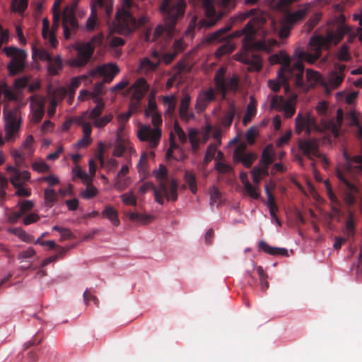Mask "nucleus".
Instances as JSON below:
<instances>
[{
  "label": "nucleus",
  "mask_w": 362,
  "mask_h": 362,
  "mask_svg": "<svg viewBox=\"0 0 362 362\" xmlns=\"http://www.w3.org/2000/svg\"><path fill=\"white\" fill-rule=\"evenodd\" d=\"M299 50L310 55L315 54V51L312 50L310 46V52H305L300 47L296 48L292 59L284 52H281L279 54H274L271 57L272 63L281 64L278 71V76L285 86L286 90L289 88L287 81L290 79L294 81L297 86H303L304 65L303 62L305 61L309 64L315 63L310 62L305 56L299 57L297 54Z\"/></svg>",
  "instance_id": "1"
},
{
  "label": "nucleus",
  "mask_w": 362,
  "mask_h": 362,
  "mask_svg": "<svg viewBox=\"0 0 362 362\" xmlns=\"http://www.w3.org/2000/svg\"><path fill=\"white\" fill-rule=\"evenodd\" d=\"M346 163L343 168H339L336 171V176L339 180V186L342 193V198L349 207H352L360 194V188L356 180L351 176L352 163L359 164L358 169L361 171L362 156L358 155L351 156L346 151L343 153Z\"/></svg>",
  "instance_id": "2"
},
{
  "label": "nucleus",
  "mask_w": 362,
  "mask_h": 362,
  "mask_svg": "<svg viewBox=\"0 0 362 362\" xmlns=\"http://www.w3.org/2000/svg\"><path fill=\"white\" fill-rule=\"evenodd\" d=\"M345 35H348V41L352 42L357 37L356 30H354L351 27L345 24H340L335 30H328L325 36L313 35L310 39L309 45L311 49L315 51V55H310L298 51L299 57L305 56L310 62H315L322 55V49H329L332 44H338Z\"/></svg>",
  "instance_id": "3"
},
{
  "label": "nucleus",
  "mask_w": 362,
  "mask_h": 362,
  "mask_svg": "<svg viewBox=\"0 0 362 362\" xmlns=\"http://www.w3.org/2000/svg\"><path fill=\"white\" fill-rule=\"evenodd\" d=\"M185 0H162L160 11L164 17L165 25H159L156 28L153 40H156L164 33L171 37L177 21L185 14Z\"/></svg>",
  "instance_id": "4"
},
{
  "label": "nucleus",
  "mask_w": 362,
  "mask_h": 362,
  "mask_svg": "<svg viewBox=\"0 0 362 362\" xmlns=\"http://www.w3.org/2000/svg\"><path fill=\"white\" fill-rule=\"evenodd\" d=\"M168 169L163 164H160L157 170L153 171V175L158 182L157 189L154 190L155 200L159 204L163 205L165 199L168 202H175L177 200L178 184L175 179L168 181Z\"/></svg>",
  "instance_id": "5"
},
{
  "label": "nucleus",
  "mask_w": 362,
  "mask_h": 362,
  "mask_svg": "<svg viewBox=\"0 0 362 362\" xmlns=\"http://www.w3.org/2000/svg\"><path fill=\"white\" fill-rule=\"evenodd\" d=\"M136 8L137 6L132 0H123L115 16V28L117 33L129 35L136 30V18L134 16Z\"/></svg>",
  "instance_id": "6"
},
{
  "label": "nucleus",
  "mask_w": 362,
  "mask_h": 362,
  "mask_svg": "<svg viewBox=\"0 0 362 362\" xmlns=\"http://www.w3.org/2000/svg\"><path fill=\"white\" fill-rule=\"evenodd\" d=\"M103 34L98 33L92 37L88 42H77L74 49L77 52L76 58L70 61V65L74 67H82L86 65L92 57L96 47L101 45Z\"/></svg>",
  "instance_id": "7"
},
{
  "label": "nucleus",
  "mask_w": 362,
  "mask_h": 362,
  "mask_svg": "<svg viewBox=\"0 0 362 362\" xmlns=\"http://www.w3.org/2000/svg\"><path fill=\"white\" fill-rule=\"evenodd\" d=\"M150 117L155 128H151L149 125H142L138 130L137 136L140 141L148 142L149 147L154 148L158 145L161 137V130L158 127L162 124V118L160 114L157 112L152 113Z\"/></svg>",
  "instance_id": "8"
},
{
  "label": "nucleus",
  "mask_w": 362,
  "mask_h": 362,
  "mask_svg": "<svg viewBox=\"0 0 362 362\" xmlns=\"http://www.w3.org/2000/svg\"><path fill=\"white\" fill-rule=\"evenodd\" d=\"M6 136L7 141L15 140L21 127V111L18 107L10 108L6 104L3 110Z\"/></svg>",
  "instance_id": "9"
},
{
  "label": "nucleus",
  "mask_w": 362,
  "mask_h": 362,
  "mask_svg": "<svg viewBox=\"0 0 362 362\" xmlns=\"http://www.w3.org/2000/svg\"><path fill=\"white\" fill-rule=\"evenodd\" d=\"M119 70L116 64H105L98 66L89 71V75L95 77L97 75L103 77L102 82L96 83L93 88V94L102 95L104 93V83H110L112 81L115 76L119 73Z\"/></svg>",
  "instance_id": "10"
},
{
  "label": "nucleus",
  "mask_w": 362,
  "mask_h": 362,
  "mask_svg": "<svg viewBox=\"0 0 362 362\" xmlns=\"http://www.w3.org/2000/svg\"><path fill=\"white\" fill-rule=\"evenodd\" d=\"M4 52L8 57H12L7 65V69L11 76H15L23 71L25 67L26 52L14 47H6Z\"/></svg>",
  "instance_id": "11"
},
{
  "label": "nucleus",
  "mask_w": 362,
  "mask_h": 362,
  "mask_svg": "<svg viewBox=\"0 0 362 362\" xmlns=\"http://www.w3.org/2000/svg\"><path fill=\"white\" fill-rule=\"evenodd\" d=\"M97 8L103 10L106 16L110 18L112 13V0H92L90 15L87 19L86 28L88 31L94 30L98 25Z\"/></svg>",
  "instance_id": "12"
},
{
  "label": "nucleus",
  "mask_w": 362,
  "mask_h": 362,
  "mask_svg": "<svg viewBox=\"0 0 362 362\" xmlns=\"http://www.w3.org/2000/svg\"><path fill=\"white\" fill-rule=\"evenodd\" d=\"M347 207V218L345 221L344 227L342 229V232L345 235V238L336 237L334 243V248L335 250H339L341 247L343 243L347 240L354 239L356 234V221H355V214L354 211L351 209V207Z\"/></svg>",
  "instance_id": "13"
},
{
  "label": "nucleus",
  "mask_w": 362,
  "mask_h": 362,
  "mask_svg": "<svg viewBox=\"0 0 362 362\" xmlns=\"http://www.w3.org/2000/svg\"><path fill=\"white\" fill-rule=\"evenodd\" d=\"M298 148L309 160H313V157H316L322 158L325 165L329 164L327 158L320 152L319 141L317 139H299Z\"/></svg>",
  "instance_id": "14"
},
{
  "label": "nucleus",
  "mask_w": 362,
  "mask_h": 362,
  "mask_svg": "<svg viewBox=\"0 0 362 362\" xmlns=\"http://www.w3.org/2000/svg\"><path fill=\"white\" fill-rule=\"evenodd\" d=\"M202 4L206 18L200 21V23L206 28L212 27L223 17V13H217L212 0H203Z\"/></svg>",
  "instance_id": "15"
},
{
  "label": "nucleus",
  "mask_w": 362,
  "mask_h": 362,
  "mask_svg": "<svg viewBox=\"0 0 362 362\" xmlns=\"http://www.w3.org/2000/svg\"><path fill=\"white\" fill-rule=\"evenodd\" d=\"M247 145L245 143L240 144L233 152V159L235 162H240L247 168H250L255 160L257 156L255 153H246Z\"/></svg>",
  "instance_id": "16"
},
{
  "label": "nucleus",
  "mask_w": 362,
  "mask_h": 362,
  "mask_svg": "<svg viewBox=\"0 0 362 362\" xmlns=\"http://www.w3.org/2000/svg\"><path fill=\"white\" fill-rule=\"evenodd\" d=\"M62 25L64 29V35L66 39L71 37V30L75 31L78 29V22L74 16V8L66 7L62 15Z\"/></svg>",
  "instance_id": "17"
},
{
  "label": "nucleus",
  "mask_w": 362,
  "mask_h": 362,
  "mask_svg": "<svg viewBox=\"0 0 362 362\" xmlns=\"http://www.w3.org/2000/svg\"><path fill=\"white\" fill-rule=\"evenodd\" d=\"M6 170L10 175V181L14 187L23 186L30 179V173L27 170L20 171L17 168L8 166Z\"/></svg>",
  "instance_id": "18"
},
{
  "label": "nucleus",
  "mask_w": 362,
  "mask_h": 362,
  "mask_svg": "<svg viewBox=\"0 0 362 362\" xmlns=\"http://www.w3.org/2000/svg\"><path fill=\"white\" fill-rule=\"evenodd\" d=\"M216 100V93L213 88H209L206 90L201 91L196 100L195 109L197 112H203L208 105Z\"/></svg>",
  "instance_id": "19"
},
{
  "label": "nucleus",
  "mask_w": 362,
  "mask_h": 362,
  "mask_svg": "<svg viewBox=\"0 0 362 362\" xmlns=\"http://www.w3.org/2000/svg\"><path fill=\"white\" fill-rule=\"evenodd\" d=\"M149 89V85L144 78H138L131 86L130 90H133L132 98L141 100Z\"/></svg>",
  "instance_id": "20"
},
{
  "label": "nucleus",
  "mask_w": 362,
  "mask_h": 362,
  "mask_svg": "<svg viewBox=\"0 0 362 362\" xmlns=\"http://www.w3.org/2000/svg\"><path fill=\"white\" fill-rule=\"evenodd\" d=\"M243 47L246 51L255 49L269 52L270 50V45H268L265 41L259 40L254 42V37H252L250 35L244 36Z\"/></svg>",
  "instance_id": "21"
},
{
  "label": "nucleus",
  "mask_w": 362,
  "mask_h": 362,
  "mask_svg": "<svg viewBox=\"0 0 362 362\" xmlns=\"http://www.w3.org/2000/svg\"><path fill=\"white\" fill-rule=\"evenodd\" d=\"M313 124L314 120L309 115L303 117L299 113L296 117V133L300 134L303 129H306L308 134H309Z\"/></svg>",
  "instance_id": "22"
},
{
  "label": "nucleus",
  "mask_w": 362,
  "mask_h": 362,
  "mask_svg": "<svg viewBox=\"0 0 362 362\" xmlns=\"http://www.w3.org/2000/svg\"><path fill=\"white\" fill-rule=\"evenodd\" d=\"M320 75L317 71L308 69L306 70V81L303 80V86H297L294 81L293 83L297 88L307 90L314 87L320 81Z\"/></svg>",
  "instance_id": "23"
},
{
  "label": "nucleus",
  "mask_w": 362,
  "mask_h": 362,
  "mask_svg": "<svg viewBox=\"0 0 362 362\" xmlns=\"http://www.w3.org/2000/svg\"><path fill=\"white\" fill-rule=\"evenodd\" d=\"M191 100H192V98L189 95V94L185 93L183 98L181 100L180 107H179L180 116L184 120L187 121L190 118L194 117V115L192 113H189L188 111Z\"/></svg>",
  "instance_id": "24"
},
{
  "label": "nucleus",
  "mask_w": 362,
  "mask_h": 362,
  "mask_svg": "<svg viewBox=\"0 0 362 362\" xmlns=\"http://www.w3.org/2000/svg\"><path fill=\"white\" fill-rule=\"evenodd\" d=\"M258 247L260 250L271 255L288 256V250L286 248L272 247L264 240L259 242Z\"/></svg>",
  "instance_id": "25"
},
{
  "label": "nucleus",
  "mask_w": 362,
  "mask_h": 362,
  "mask_svg": "<svg viewBox=\"0 0 362 362\" xmlns=\"http://www.w3.org/2000/svg\"><path fill=\"white\" fill-rule=\"evenodd\" d=\"M127 151H133V147L129 141L121 139L119 136H117V143L115 144L113 156L116 157H122L124 153Z\"/></svg>",
  "instance_id": "26"
},
{
  "label": "nucleus",
  "mask_w": 362,
  "mask_h": 362,
  "mask_svg": "<svg viewBox=\"0 0 362 362\" xmlns=\"http://www.w3.org/2000/svg\"><path fill=\"white\" fill-rule=\"evenodd\" d=\"M226 69L224 67H220L216 72L214 81L216 86V90L221 95H224L225 86L224 82L226 81L225 78Z\"/></svg>",
  "instance_id": "27"
},
{
  "label": "nucleus",
  "mask_w": 362,
  "mask_h": 362,
  "mask_svg": "<svg viewBox=\"0 0 362 362\" xmlns=\"http://www.w3.org/2000/svg\"><path fill=\"white\" fill-rule=\"evenodd\" d=\"M236 114V107L233 102L229 103L228 109L225 111L221 119V124L224 127H229Z\"/></svg>",
  "instance_id": "28"
},
{
  "label": "nucleus",
  "mask_w": 362,
  "mask_h": 362,
  "mask_svg": "<svg viewBox=\"0 0 362 362\" xmlns=\"http://www.w3.org/2000/svg\"><path fill=\"white\" fill-rule=\"evenodd\" d=\"M225 93L221 95L222 100H225L228 92L236 93L239 89V78L237 75L228 78L224 82Z\"/></svg>",
  "instance_id": "29"
},
{
  "label": "nucleus",
  "mask_w": 362,
  "mask_h": 362,
  "mask_svg": "<svg viewBox=\"0 0 362 362\" xmlns=\"http://www.w3.org/2000/svg\"><path fill=\"white\" fill-rule=\"evenodd\" d=\"M308 14V10L306 8L299 9L296 11L289 13L286 16V21L290 25H293L294 23L303 21Z\"/></svg>",
  "instance_id": "30"
},
{
  "label": "nucleus",
  "mask_w": 362,
  "mask_h": 362,
  "mask_svg": "<svg viewBox=\"0 0 362 362\" xmlns=\"http://www.w3.org/2000/svg\"><path fill=\"white\" fill-rule=\"evenodd\" d=\"M250 101L247 105L246 112L243 119V122L245 125L249 123L252 120V119L256 115L257 113V102L254 96H250Z\"/></svg>",
  "instance_id": "31"
},
{
  "label": "nucleus",
  "mask_w": 362,
  "mask_h": 362,
  "mask_svg": "<svg viewBox=\"0 0 362 362\" xmlns=\"http://www.w3.org/2000/svg\"><path fill=\"white\" fill-rule=\"evenodd\" d=\"M243 62L250 66V71H259L262 66V59L256 54L247 56L243 59Z\"/></svg>",
  "instance_id": "32"
},
{
  "label": "nucleus",
  "mask_w": 362,
  "mask_h": 362,
  "mask_svg": "<svg viewBox=\"0 0 362 362\" xmlns=\"http://www.w3.org/2000/svg\"><path fill=\"white\" fill-rule=\"evenodd\" d=\"M31 108L33 111L32 122L37 124L44 116V105L41 102H36L35 104H31Z\"/></svg>",
  "instance_id": "33"
},
{
  "label": "nucleus",
  "mask_w": 362,
  "mask_h": 362,
  "mask_svg": "<svg viewBox=\"0 0 362 362\" xmlns=\"http://www.w3.org/2000/svg\"><path fill=\"white\" fill-rule=\"evenodd\" d=\"M47 71L51 76H56L59 71L63 68V62L59 56L52 57V59L48 62Z\"/></svg>",
  "instance_id": "34"
},
{
  "label": "nucleus",
  "mask_w": 362,
  "mask_h": 362,
  "mask_svg": "<svg viewBox=\"0 0 362 362\" xmlns=\"http://www.w3.org/2000/svg\"><path fill=\"white\" fill-rule=\"evenodd\" d=\"M325 187H326L327 194L330 202L333 204L332 209L333 211H334L335 213H339V208L341 206V203L339 200V199L337 197V196L334 194V192L332 191V186H331L330 183L328 181H326L325 182Z\"/></svg>",
  "instance_id": "35"
},
{
  "label": "nucleus",
  "mask_w": 362,
  "mask_h": 362,
  "mask_svg": "<svg viewBox=\"0 0 362 362\" xmlns=\"http://www.w3.org/2000/svg\"><path fill=\"white\" fill-rule=\"evenodd\" d=\"M325 187H326L327 194L330 202L333 204L332 209L333 211H334L335 213H339V208L341 206V203L339 200V199L337 197V196L334 194V192L332 191V186H331L330 183L328 181H326L325 182Z\"/></svg>",
  "instance_id": "36"
},
{
  "label": "nucleus",
  "mask_w": 362,
  "mask_h": 362,
  "mask_svg": "<svg viewBox=\"0 0 362 362\" xmlns=\"http://www.w3.org/2000/svg\"><path fill=\"white\" fill-rule=\"evenodd\" d=\"M45 206L52 208L58 200V194L52 188H46L44 191Z\"/></svg>",
  "instance_id": "37"
},
{
  "label": "nucleus",
  "mask_w": 362,
  "mask_h": 362,
  "mask_svg": "<svg viewBox=\"0 0 362 362\" xmlns=\"http://www.w3.org/2000/svg\"><path fill=\"white\" fill-rule=\"evenodd\" d=\"M101 214L103 217L108 218L114 226L119 225L117 211L112 206H107Z\"/></svg>",
  "instance_id": "38"
},
{
  "label": "nucleus",
  "mask_w": 362,
  "mask_h": 362,
  "mask_svg": "<svg viewBox=\"0 0 362 362\" xmlns=\"http://www.w3.org/2000/svg\"><path fill=\"white\" fill-rule=\"evenodd\" d=\"M274 161V150L272 144L267 145L262 153L261 162L263 165H269Z\"/></svg>",
  "instance_id": "39"
},
{
  "label": "nucleus",
  "mask_w": 362,
  "mask_h": 362,
  "mask_svg": "<svg viewBox=\"0 0 362 362\" xmlns=\"http://www.w3.org/2000/svg\"><path fill=\"white\" fill-rule=\"evenodd\" d=\"M231 28V25H226L225 28H221L207 37V42L213 43L214 42H221L223 39V35L228 32Z\"/></svg>",
  "instance_id": "40"
},
{
  "label": "nucleus",
  "mask_w": 362,
  "mask_h": 362,
  "mask_svg": "<svg viewBox=\"0 0 362 362\" xmlns=\"http://www.w3.org/2000/svg\"><path fill=\"white\" fill-rule=\"evenodd\" d=\"M160 65V61H152L146 57L143 59L140 64V69L145 72H150L156 70Z\"/></svg>",
  "instance_id": "41"
},
{
  "label": "nucleus",
  "mask_w": 362,
  "mask_h": 362,
  "mask_svg": "<svg viewBox=\"0 0 362 362\" xmlns=\"http://www.w3.org/2000/svg\"><path fill=\"white\" fill-rule=\"evenodd\" d=\"M33 57H38L41 61L49 62L52 59V55L44 48H37L35 46L32 48Z\"/></svg>",
  "instance_id": "42"
},
{
  "label": "nucleus",
  "mask_w": 362,
  "mask_h": 362,
  "mask_svg": "<svg viewBox=\"0 0 362 362\" xmlns=\"http://www.w3.org/2000/svg\"><path fill=\"white\" fill-rule=\"evenodd\" d=\"M344 78V74L332 71L329 76L328 82L332 88H337L339 86Z\"/></svg>",
  "instance_id": "43"
},
{
  "label": "nucleus",
  "mask_w": 362,
  "mask_h": 362,
  "mask_svg": "<svg viewBox=\"0 0 362 362\" xmlns=\"http://www.w3.org/2000/svg\"><path fill=\"white\" fill-rule=\"evenodd\" d=\"M243 185L245 193L250 196L251 198L257 199L260 196V193L259 192V189L253 185H252L247 179L243 180Z\"/></svg>",
  "instance_id": "44"
},
{
  "label": "nucleus",
  "mask_w": 362,
  "mask_h": 362,
  "mask_svg": "<svg viewBox=\"0 0 362 362\" xmlns=\"http://www.w3.org/2000/svg\"><path fill=\"white\" fill-rule=\"evenodd\" d=\"M235 49V46L230 42L225 43L220 46L215 52L217 58H220L225 54L232 53Z\"/></svg>",
  "instance_id": "45"
},
{
  "label": "nucleus",
  "mask_w": 362,
  "mask_h": 362,
  "mask_svg": "<svg viewBox=\"0 0 362 362\" xmlns=\"http://www.w3.org/2000/svg\"><path fill=\"white\" fill-rule=\"evenodd\" d=\"M28 6V0H12L11 9L13 12L23 13Z\"/></svg>",
  "instance_id": "46"
},
{
  "label": "nucleus",
  "mask_w": 362,
  "mask_h": 362,
  "mask_svg": "<svg viewBox=\"0 0 362 362\" xmlns=\"http://www.w3.org/2000/svg\"><path fill=\"white\" fill-rule=\"evenodd\" d=\"M98 189L91 183L90 181L87 182V186L85 190L80 194L81 197L89 199L95 197L98 194Z\"/></svg>",
  "instance_id": "47"
},
{
  "label": "nucleus",
  "mask_w": 362,
  "mask_h": 362,
  "mask_svg": "<svg viewBox=\"0 0 362 362\" xmlns=\"http://www.w3.org/2000/svg\"><path fill=\"white\" fill-rule=\"evenodd\" d=\"M252 18L250 21L257 29L260 28L267 21L266 15L264 13L260 12L258 9H257V13L252 15Z\"/></svg>",
  "instance_id": "48"
},
{
  "label": "nucleus",
  "mask_w": 362,
  "mask_h": 362,
  "mask_svg": "<svg viewBox=\"0 0 362 362\" xmlns=\"http://www.w3.org/2000/svg\"><path fill=\"white\" fill-rule=\"evenodd\" d=\"M88 115V112H85L83 113V116L78 117L76 119V121L79 125H81L83 127V135L86 137H90L92 127L89 122H85L84 119Z\"/></svg>",
  "instance_id": "49"
},
{
  "label": "nucleus",
  "mask_w": 362,
  "mask_h": 362,
  "mask_svg": "<svg viewBox=\"0 0 362 362\" xmlns=\"http://www.w3.org/2000/svg\"><path fill=\"white\" fill-rule=\"evenodd\" d=\"M257 273L259 276L261 288L266 291L269 288V282L267 281L268 276L261 266L257 267Z\"/></svg>",
  "instance_id": "50"
},
{
  "label": "nucleus",
  "mask_w": 362,
  "mask_h": 362,
  "mask_svg": "<svg viewBox=\"0 0 362 362\" xmlns=\"http://www.w3.org/2000/svg\"><path fill=\"white\" fill-rule=\"evenodd\" d=\"M185 180L186 183L188 185L190 191L193 194H195L197 190V180H196L195 175L193 173H192L189 171H187L185 175Z\"/></svg>",
  "instance_id": "51"
},
{
  "label": "nucleus",
  "mask_w": 362,
  "mask_h": 362,
  "mask_svg": "<svg viewBox=\"0 0 362 362\" xmlns=\"http://www.w3.org/2000/svg\"><path fill=\"white\" fill-rule=\"evenodd\" d=\"M216 153V147L214 144H209L207 147L203 163L206 166L214 158Z\"/></svg>",
  "instance_id": "52"
},
{
  "label": "nucleus",
  "mask_w": 362,
  "mask_h": 362,
  "mask_svg": "<svg viewBox=\"0 0 362 362\" xmlns=\"http://www.w3.org/2000/svg\"><path fill=\"white\" fill-rule=\"evenodd\" d=\"M337 59L341 62H348L350 60L351 57L349 51V47L346 45H341L337 52Z\"/></svg>",
  "instance_id": "53"
},
{
  "label": "nucleus",
  "mask_w": 362,
  "mask_h": 362,
  "mask_svg": "<svg viewBox=\"0 0 362 362\" xmlns=\"http://www.w3.org/2000/svg\"><path fill=\"white\" fill-rule=\"evenodd\" d=\"M210 194V204H219L221 202V194L216 187H212L209 189Z\"/></svg>",
  "instance_id": "54"
},
{
  "label": "nucleus",
  "mask_w": 362,
  "mask_h": 362,
  "mask_svg": "<svg viewBox=\"0 0 362 362\" xmlns=\"http://www.w3.org/2000/svg\"><path fill=\"white\" fill-rule=\"evenodd\" d=\"M1 90V95L4 94V98L8 101H16L18 99L17 95L15 92L8 88L6 85L0 86Z\"/></svg>",
  "instance_id": "55"
},
{
  "label": "nucleus",
  "mask_w": 362,
  "mask_h": 362,
  "mask_svg": "<svg viewBox=\"0 0 362 362\" xmlns=\"http://www.w3.org/2000/svg\"><path fill=\"white\" fill-rule=\"evenodd\" d=\"M138 170L140 174H143L144 179L148 175L147 158L145 155L141 156L138 163Z\"/></svg>",
  "instance_id": "56"
},
{
  "label": "nucleus",
  "mask_w": 362,
  "mask_h": 362,
  "mask_svg": "<svg viewBox=\"0 0 362 362\" xmlns=\"http://www.w3.org/2000/svg\"><path fill=\"white\" fill-rule=\"evenodd\" d=\"M33 170L37 173H47L49 171V166L44 161H36L32 164Z\"/></svg>",
  "instance_id": "57"
},
{
  "label": "nucleus",
  "mask_w": 362,
  "mask_h": 362,
  "mask_svg": "<svg viewBox=\"0 0 362 362\" xmlns=\"http://www.w3.org/2000/svg\"><path fill=\"white\" fill-rule=\"evenodd\" d=\"M113 118V115L112 114L105 115L101 118H97L95 119L94 125L98 128L104 127L107 124H108Z\"/></svg>",
  "instance_id": "58"
},
{
  "label": "nucleus",
  "mask_w": 362,
  "mask_h": 362,
  "mask_svg": "<svg viewBox=\"0 0 362 362\" xmlns=\"http://www.w3.org/2000/svg\"><path fill=\"white\" fill-rule=\"evenodd\" d=\"M104 107V102H99L98 104L89 113V118L95 120L99 117L103 112Z\"/></svg>",
  "instance_id": "59"
},
{
  "label": "nucleus",
  "mask_w": 362,
  "mask_h": 362,
  "mask_svg": "<svg viewBox=\"0 0 362 362\" xmlns=\"http://www.w3.org/2000/svg\"><path fill=\"white\" fill-rule=\"evenodd\" d=\"M13 233L18 235L22 240L25 242H31L33 240V236L28 234L24 230L21 228H15L13 229Z\"/></svg>",
  "instance_id": "60"
},
{
  "label": "nucleus",
  "mask_w": 362,
  "mask_h": 362,
  "mask_svg": "<svg viewBox=\"0 0 362 362\" xmlns=\"http://www.w3.org/2000/svg\"><path fill=\"white\" fill-rule=\"evenodd\" d=\"M281 109L284 110V116L286 118L292 117L296 112L294 105L290 102H286Z\"/></svg>",
  "instance_id": "61"
},
{
  "label": "nucleus",
  "mask_w": 362,
  "mask_h": 362,
  "mask_svg": "<svg viewBox=\"0 0 362 362\" xmlns=\"http://www.w3.org/2000/svg\"><path fill=\"white\" fill-rule=\"evenodd\" d=\"M129 218L133 221H138L146 223L150 219V216H144L139 213L130 212L129 214Z\"/></svg>",
  "instance_id": "62"
},
{
  "label": "nucleus",
  "mask_w": 362,
  "mask_h": 362,
  "mask_svg": "<svg viewBox=\"0 0 362 362\" xmlns=\"http://www.w3.org/2000/svg\"><path fill=\"white\" fill-rule=\"evenodd\" d=\"M352 270H356V275L357 278L362 276V247L360 248V253L358 257V262L352 267Z\"/></svg>",
  "instance_id": "63"
},
{
  "label": "nucleus",
  "mask_w": 362,
  "mask_h": 362,
  "mask_svg": "<svg viewBox=\"0 0 362 362\" xmlns=\"http://www.w3.org/2000/svg\"><path fill=\"white\" fill-rule=\"evenodd\" d=\"M320 18V13H315L310 18V19L306 23V26L308 27V30L309 32L311 31L317 25Z\"/></svg>",
  "instance_id": "64"
}]
</instances>
